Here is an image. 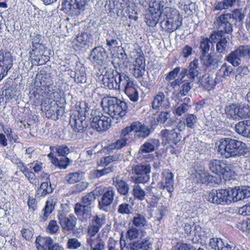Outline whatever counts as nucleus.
Here are the masks:
<instances>
[{"label": "nucleus", "instance_id": "f257e3e1", "mask_svg": "<svg viewBox=\"0 0 250 250\" xmlns=\"http://www.w3.org/2000/svg\"><path fill=\"white\" fill-rule=\"evenodd\" d=\"M53 82L49 73L45 70L41 71L36 75L35 81V89L30 91L31 100H42V97L53 100L61 97V90L57 85H54Z\"/></svg>", "mask_w": 250, "mask_h": 250}, {"label": "nucleus", "instance_id": "f03ea898", "mask_svg": "<svg viewBox=\"0 0 250 250\" xmlns=\"http://www.w3.org/2000/svg\"><path fill=\"white\" fill-rule=\"evenodd\" d=\"M245 143L230 138H225L219 141L218 152L226 159L242 156L244 152Z\"/></svg>", "mask_w": 250, "mask_h": 250}, {"label": "nucleus", "instance_id": "7ed1b4c3", "mask_svg": "<svg viewBox=\"0 0 250 250\" xmlns=\"http://www.w3.org/2000/svg\"><path fill=\"white\" fill-rule=\"evenodd\" d=\"M97 194L91 191L82 198V203H77L75 206V213L80 220L87 223L92 217L91 208L94 207Z\"/></svg>", "mask_w": 250, "mask_h": 250}, {"label": "nucleus", "instance_id": "20e7f679", "mask_svg": "<svg viewBox=\"0 0 250 250\" xmlns=\"http://www.w3.org/2000/svg\"><path fill=\"white\" fill-rule=\"evenodd\" d=\"M163 14L166 16L167 20H164L160 22L163 29L169 33H171L182 24V17L176 9L168 7L165 8Z\"/></svg>", "mask_w": 250, "mask_h": 250}, {"label": "nucleus", "instance_id": "39448f33", "mask_svg": "<svg viewBox=\"0 0 250 250\" xmlns=\"http://www.w3.org/2000/svg\"><path fill=\"white\" fill-rule=\"evenodd\" d=\"M229 18L226 14L218 17L214 24L217 31H213L210 35L211 42L215 43L217 39L225 36V34H231L233 31L232 24L229 22Z\"/></svg>", "mask_w": 250, "mask_h": 250}, {"label": "nucleus", "instance_id": "423d86ee", "mask_svg": "<svg viewBox=\"0 0 250 250\" xmlns=\"http://www.w3.org/2000/svg\"><path fill=\"white\" fill-rule=\"evenodd\" d=\"M106 112L113 119L118 120L125 116L127 109V103L116 97L107 99Z\"/></svg>", "mask_w": 250, "mask_h": 250}, {"label": "nucleus", "instance_id": "0eeeda50", "mask_svg": "<svg viewBox=\"0 0 250 250\" xmlns=\"http://www.w3.org/2000/svg\"><path fill=\"white\" fill-rule=\"evenodd\" d=\"M208 166L212 172L223 175L224 177L229 180L233 178L235 176L232 166L227 164L225 161L212 159L209 161Z\"/></svg>", "mask_w": 250, "mask_h": 250}, {"label": "nucleus", "instance_id": "6e6552de", "mask_svg": "<svg viewBox=\"0 0 250 250\" xmlns=\"http://www.w3.org/2000/svg\"><path fill=\"white\" fill-rule=\"evenodd\" d=\"M250 56V46L240 45L226 56L225 60L233 66H239L243 59L248 58Z\"/></svg>", "mask_w": 250, "mask_h": 250}, {"label": "nucleus", "instance_id": "1a4fd4ad", "mask_svg": "<svg viewBox=\"0 0 250 250\" xmlns=\"http://www.w3.org/2000/svg\"><path fill=\"white\" fill-rule=\"evenodd\" d=\"M88 59L95 67L102 66L107 63L108 55L104 48L97 46L91 51Z\"/></svg>", "mask_w": 250, "mask_h": 250}, {"label": "nucleus", "instance_id": "9d476101", "mask_svg": "<svg viewBox=\"0 0 250 250\" xmlns=\"http://www.w3.org/2000/svg\"><path fill=\"white\" fill-rule=\"evenodd\" d=\"M13 58L10 52L0 50V82L8 74L13 65Z\"/></svg>", "mask_w": 250, "mask_h": 250}, {"label": "nucleus", "instance_id": "9b49d317", "mask_svg": "<svg viewBox=\"0 0 250 250\" xmlns=\"http://www.w3.org/2000/svg\"><path fill=\"white\" fill-rule=\"evenodd\" d=\"M69 124L76 133L80 134L84 133L88 126L85 116L81 115L79 111L70 116Z\"/></svg>", "mask_w": 250, "mask_h": 250}, {"label": "nucleus", "instance_id": "f8f14e48", "mask_svg": "<svg viewBox=\"0 0 250 250\" xmlns=\"http://www.w3.org/2000/svg\"><path fill=\"white\" fill-rule=\"evenodd\" d=\"M35 244L38 250H64L59 244H54L53 239L50 237L38 236Z\"/></svg>", "mask_w": 250, "mask_h": 250}, {"label": "nucleus", "instance_id": "ddd939ff", "mask_svg": "<svg viewBox=\"0 0 250 250\" xmlns=\"http://www.w3.org/2000/svg\"><path fill=\"white\" fill-rule=\"evenodd\" d=\"M91 127L98 132L105 131L111 126V118L104 115H96L91 118Z\"/></svg>", "mask_w": 250, "mask_h": 250}, {"label": "nucleus", "instance_id": "4468645a", "mask_svg": "<svg viewBox=\"0 0 250 250\" xmlns=\"http://www.w3.org/2000/svg\"><path fill=\"white\" fill-rule=\"evenodd\" d=\"M176 129L171 130L163 129L161 131L160 135L162 137V143L165 145H168L172 147L175 146L181 139V137L176 131Z\"/></svg>", "mask_w": 250, "mask_h": 250}, {"label": "nucleus", "instance_id": "2eb2a0df", "mask_svg": "<svg viewBox=\"0 0 250 250\" xmlns=\"http://www.w3.org/2000/svg\"><path fill=\"white\" fill-rule=\"evenodd\" d=\"M162 180L158 183V188L162 190L166 189L171 194L174 190V183L173 173L169 169H165L162 172Z\"/></svg>", "mask_w": 250, "mask_h": 250}, {"label": "nucleus", "instance_id": "dca6fc26", "mask_svg": "<svg viewBox=\"0 0 250 250\" xmlns=\"http://www.w3.org/2000/svg\"><path fill=\"white\" fill-rule=\"evenodd\" d=\"M87 3V0H65L63 5L71 14L78 15L85 9Z\"/></svg>", "mask_w": 250, "mask_h": 250}, {"label": "nucleus", "instance_id": "f3484780", "mask_svg": "<svg viewBox=\"0 0 250 250\" xmlns=\"http://www.w3.org/2000/svg\"><path fill=\"white\" fill-rule=\"evenodd\" d=\"M209 246L214 250H240L242 246L224 243L220 238H211Z\"/></svg>", "mask_w": 250, "mask_h": 250}, {"label": "nucleus", "instance_id": "a211bd4d", "mask_svg": "<svg viewBox=\"0 0 250 250\" xmlns=\"http://www.w3.org/2000/svg\"><path fill=\"white\" fill-rule=\"evenodd\" d=\"M115 192L112 188H108L98 201V208L100 210L108 211L112 203Z\"/></svg>", "mask_w": 250, "mask_h": 250}, {"label": "nucleus", "instance_id": "6ab92c4d", "mask_svg": "<svg viewBox=\"0 0 250 250\" xmlns=\"http://www.w3.org/2000/svg\"><path fill=\"white\" fill-rule=\"evenodd\" d=\"M45 48L44 45L42 42L35 45V46H32V50L29 52L31 57H36L35 60L37 61L38 65L43 64L49 60V56L43 55Z\"/></svg>", "mask_w": 250, "mask_h": 250}, {"label": "nucleus", "instance_id": "aec40b11", "mask_svg": "<svg viewBox=\"0 0 250 250\" xmlns=\"http://www.w3.org/2000/svg\"><path fill=\"white\" fill-rule=\"evenodd\" d=\"M139 56L136 59L133 64V69L132 73L135 77L137 78H141L144 75L145 72L146 63L145 59L142 51L140 49Z\"/></svg>", "mask_w": 250, "mask_h": 250}, {"label": "nucleus", "instance_id": "412c9836", "mask_svg": "<svg viewBox=\"0 0 250 250\" xmlns=\"http://www.w3.org/2000/svg\"><path fill=\"white\" fill-rule=\"evenodd\" d=\"M119 71H118V76H117L118 78V90H123L125 92L133 86H135L132 79L125 74V72L126 71L125 69H124V70L123 69H119Z\"/></svg>", "mask_w": 250, "mask_h": 250}, {"label": "nucleus", "instance_id": "4be33fe9", "mask_svg": "<svg viewBox=\"0 0 250 250\" xmlns=\"http://www.w3.org/2000/svg\"><path fill=\"white\" fill-rule=\"evenodd\" d=\"M152 107L154 110L160 108L168 109L170 107L169 99L166 98L164 92L159 91L154 97L151 103Z\"/></svg>", "mask_w": 250, "mask_h": 250}, {"label": "nucleus", "instance_id": "5701e85b", "mask_svg": "<svg viewBox=\"0 0 250 250\" xmlns=\"http://www.w3.org/2000/svg\"><path fill=\"white\" fill-rule=\"evenodd\" d=\"M181 103H177V104L174 105L173 113L174 115L181 116L187 113L191 107V100L188 97L178 99Z\"/></svg>", "mask_w": 250, "mask_h": 250}, {"label": "nucleus", "instance_id": "b1692460", "mask_svg": "<svg viewBox=\"0 0 250 250\" xmlns=\"http://www.w3.org/2000/svg\"><path fill=\"white\" fill-rule=\"evenodd\" d=\"M59 223L62 228L65 230L70 231L73 230L76 227L77 219L73 215L66 216L62 213L58 215Z\"/></svg>", "mask_w": 250, "mask_h": 250}, {"label": "nucleus", "instance_id": "393cba45", "mask_svg": "<svg viewBox=\"0 0 250 250\" xmlns=\"http://www.w3.org/2000/svg\"><path fill=\"white\" fill-rule=\"evenodd\" d=\"M151 133L150 128L139 122H135V134L136 138L145 139L148 137Z\"/></svg>", "mask_w": 250, "mask_h": 250}, {"label": "nucleus", "instance_id": "a878e982", "mask_svg": "<svg viewBox=\"0 0 250 250\" xmlns=\"http://www.w3.org/2000/svg\"><path fill=\"white\" fill-rule=\"evenodd\" d=\"M234 202L250 197V188L249 187H235L232 188Z\"/></svg>", "mask_w": 250, "mask_h": 250}, {"label": "nucleus", "instance_id": "bb28decb", "mask_svg": "<svg viewBox=\"0 0 250 250\" xmlns=\"http://www.w3.org/2000/svg\"><path fill=\"white\" fill-rule=\"evenodd\" d=\"M118 71L113 72L112 74L105 75L103 77V84L105 87L108 88L109 89H116L119 88L118 85Z\"/></svg>", "mask_w": 250, "mask_h": 250}, {"label": "nucleus", "instance_id": "cd10ccee", "mask_svg": "<svg viewBox=\"0 0 250 250\" xmlns=\"http://www.w3.org/2000/svg\"><path fill=\"white\" fill-rule=\"evenodd\" d=\"M250 128V119L239 121L235 126V131L244 137L249 138Z\"/></svg>", "mask_w": 250, "mask_h": 250}, {"label": "nucleus", "instance_id": "c85d7f7f", "mask_svg": "<svg viewBox=\"0 0 250 250\" xmlns=\"http://www.w3.org/2000/svg\"><path fill=\"white\" fill-rule=\"evenodd\" d=\"M185 233L190 236L200 237L202 233V228L193 222L185 223L184 226Z\"/></svg>", "mask_w": 250, "mask_h": 250}, {"label": "nucleus", "instance_id": "c756f323", "mask_svg": "<svg viewBox=\"0 0 250 250\" xmlns=\"http://www.w3.org/2000/svg\"><path fill=\"white\" fill-rule=\"evenodd\" d=\"M56 203V199L52 197L48 199L45 203V206L42 210V215L41 216V220L45 221L54 209Z\"/></svg>", "mask_w": 250, "mask_h": 250}, {"label": "nucleus", "instance_id": "7c9ffc66", "mask_svg": "<svg viewBox=\"0 0 250 250\" xmlns=\"http://www.w3.org/2000/svg\"><path fill=\"white\" fill-rule=\"evenodd\" d=\"M159 141L156 139H148L143 145H142L139 150V153H147L153 152L156 146L159 145Z\"/></svg>", "mask_w": 250, "mask_h": 250}, {"label": "nucleus", "instance_id": "2f4dec72", "mask_svg": "<svg viewBox=\"0 0 250 250\" xmlns=\"http://www.w3.org/2000/svg\"><path fill=\"white\" fill-rule=\"evenodd\" d=\"M151 244L147 239L130 242L126 247L127 250H139L140 249H151Z\"/></svg>", "mask_w": 250, "mask_h": 250}, {"label": "nucleus", "instance_id": "473e14b6", "mask_svg": "<svg viewBox=\"0 0 250 250\" xmlns=\"http://www.w3.org/2000/svg\"><path fill=\"white\" fill-rule=\"evenodd\" d=\"M222 205H228L234 202V195L232 188L220 189Z\"/></svg>", "mask_w": 250, "mask_h": 250}, {"label": "nucleus", "instance_id": "72a5a7b5", "mask_svg": "<svg viewBox=\"0 0 250 250\" xmlns=\"http://www.w3.org/2000/svg\"><path fill=\"white\" fill-rule=\"evenodd\" d=\"M59 106L54 101L50 102L47 104L44 103L42 104V109L45 112V115L48 118H52L53 116H56V112L58 111Z\"/></svg>", "mask_w": 250, "mask_h": 250}, {"label": "nucleus", "instance_id": "f704fd0d", "mask_svg": "<svg viewBox=\"0 0 250 250\" xmlns=\"http://www.w3.org/2000/svg\"><path fill=\"white\" fill-rule=\"evenodd\" d=\"M118 35L114 31H108L106 37V44L109 49L115 48L119 44Z\"/></svg>", "mask_w": 250, "mask_h": 250}, {"label": "nucleus", "instance_id": "c9c22d12", "mask_svg": "<svg viewBox=\"0 0 250 250\" xmlns=\"http://www.w3.org/2000/svg\"><path fill=\"white\" fill-rule=\"evenodd\" d=\"M113 183L120 194L123 195L128 194L129 186L126 182L118 177H115L113 178Z\"/></svg>", "mask_w": 250, "mask_h": 250}, {"label": "nucleus", "instance_id": "e433bc0d", "mask_svg": "<svg viewBox=\"0 0 250 250\" xmlns=\"http://www.w3.org/2000/svg\"><path fill=\"white\" fill-rule=\"evenodd\" d=\"M225 113L229 119L239 121V103L231 104L225 107Z\"/></svg>", "mask_w": 250, "mask_h": 250}, {"label": "nucleus", "instance_id": "4c0bfd02", "mask_svg": "<svg viewBox=\"0 0 250 250\" xmlns=\"http://www.w3.org/2000/svg\"><path fill=\"white\" fill-rule=\"evenodd\" d=\"M161 13L148 10L146 14L145 19L147 25L149 26L154 27L158 23Z\"/></svg>", "mask_w": 250, "mask_h": 250}, {"label": "nucleus", "instance_id": "58836bf2", "mask_svg": "<svg viewBox=\"0 0 250 250\" xmlns=\"http://www.w3.org/2000/svg\"><path fill=\"white\" fill-rule=\"evenodd\" d=\"M76 40L79 43V45L82 47L89 46L93 42L91 35L84 32L78 34L76 36Z\"/></svg>", "mask_w": 250, "mask_h": 250}, {"label": "nucleus", "instance_id": "ea45409f", "mask_svg": "<svg viewBox=\"0 0 250 250\" xmlns=\"http://www.w3.org/2000/svg\"><path fill=\"white\" fill-rule=\"evenodd\" d=\"M196 177L198 179L199 182L204 184H208L209 183H211L214 179V177L212 175L204 169L197 170Z\"/></svg>", "mask_w": 250, "mask_h": 250}, {"label": "nucleus", "instance_id": "a19ab883", "mask_svg": "<svg viewBox=\"0 0 250 250\" xmlns=\"http://www.w3.org/2000/svg\"><path fill=\"white\" fill-rule=\"evenodd\" d=\"M100 229L95 226V224H90L87 228V233L86 235V243L91 242L95 240L100 239L99 236H96V234L99 231Z\"/></svg>", "mask_w": 250, "mask_h": 250}, {"label": "nucleus", "instance_id": "79ce46f5", "mask_svg": "<svg viewBox=\"0 0 250 250\" xmlns=\"http://www.w3.org/2000/svg\"><path fill=\"white\" fill-rule=\"evenodd\" d=\"M151 166L149 164L144 163L133 165L132 167L131 173H139L150 175Z\"/></svg>", "mask_w": 250, "mask_h": 250}, {"label": "nucleus", "instance_id": "37998d69", "mask_svg": "<svg viewBox=\"0 0 250 250\" xmlns=\"http://www.w3.org/2000/svg\"><path fill=\"white\" fill-rule=\"evenodd\" d=\"M229 18L232 19L236 22H243L245 18V15L242 8H236L231 11V13H225Z\"/></svg>", "mask_w": 250, "mask_h": 250}, {"label": "nucleus", "instance_id": "c03bdc74", "mask_svg": "<svg viewBox=\"0 0 250 250\" xmlns=\"http://www.w3.org/2000/svg\"><path fill=\"white\" fill-rule=\"evenodd\" d=\"M104 168L102 169H96L93 171V175L95 178H100L102 176L107 175L111 172L115 171L117 169L116 166L111 165L110 166H104Z\"/></svg>", "mask_w": 250, "mask_h": 250}, {"label": "nucleus", "instance_id": "a18cd8bd", "mask_svg": "<svg viewBox=\"0 0 250 250\" xmlns=\"http://www.w3.org/2000/svg\"><path fill=\"white\" fill-rule=\"evenodd\" d=\"M53 190V188L51 187L50 182H42L40 188L37 189V194L40 197H44L52 192Z\"/></svg>", "mask_w": 250, "mask_h": 250}, {"label": "nucleus", "instance_id": "49530a36", "mask_svg": "<svg viewBox=\"0 0 250 250\" xmlns=\"http://www.w3.org/2000/svg\"><path fill=\"white\" fill-rule=\"evenodd\" d=\"M239 120L250 119V105L246 103H239Z\"/></svg>", "mask_w": 250, "mask_h": 250}, {"label": "nucleus", "instance_id": "de8ad7c7", "mask_svg": "<svg viewBox=\"0 0 250 250\" xmlns=\"http://www.w3.org/2000/svg\"><path fill=\"white\" fill-rule=\"evenodd\" d=\"M83 172L79 171L71 172L65 176V179L68 184H73L83 180Z\"/></svg>", "mask_w": 250, "mask_h": 250}, {"label": "nucleus", "instance_id": "09e8293b", "mask_svg": "<svg viewBox=\"0 0 250 250\" xmlns=\"http://www.w3.org/2000/svg\"><path fill=\"white\" fill-rule=\"evenodd\" d=\"M165 2L162 0H150L148 10L157 12L162 14V11H164Z\"/></svg>", "mask_w": 250, "mask_h": 250}, {"label": "nucleus", "instance_id": "8fccbe9b", "mask_svg": "<svg viewBox=\"0 0 250 250\" xmlns=\"http://www.w3.org/2000/svg\"><path fill=\"white\" fill-rule=\"evenodd\" d=\"M188 67L189 70V75L190 77H192V79L194 81L195 77L198 76L201 70L198 60L195 59L191 61L189 64Z\"/></svg>", "mask_w": 250, "mask_h": 250}, {"label": "nucleus", "instance_id": "3c124183", "mask_svg": "<svg viewBox=\"0 0 250 250\" xmlns=\"http://www.w3.org/2000/svg\"><path fill=\"white\" fill-rule=\"evenodd\" d=\"M132 181L137 184H145L150 180V175L141 174L139 173H131Z\"/></svg>", "mask_w": 250, "mask_h": 250}, {"label": "nucleus", "instance_id": "603ef678", "mask_svg": "<svg viewBox=\"0 0 250 250\" xmlns=\"http://www.w3.org/2000/svg\"><path fill=\"white\" fill-rule=\"evenodd\" d=\"M118 57V59L121 60L120 62L118 63L119 69L124 70L126 68L129 64V62L127 55L123 48L119 50Z\"/></svg>", "mask_w": 250, "mask_h": 250}, {"label": "nucleus", "instance_id": "864d4df0", "mask_svg": "<svg viewBox=\"0 0 250 250\" xmlns=\"http://www.w3.org/2000/svg\"><path fill=\"white\" fill-rule=\"evenodd\" d=\"M192 82L184 81L180 86L179 91L177 93V98L179 99L186 96L193 86Z\"/></svg>", "mask_w": 250, "mask_h": 250}, {"label": "nucleus", "instance_id": "5fc2aeb1", "mask_svg": "<svg viewBox=\"0 0 250 250\" xmlns=\"http://www.w3.org/2000/svg\"><path fill=\"white\" fill-rule=\"evenodd\" d=\"M50 149L51 151H55L59 156L65 157L70 152V148L65 145L51 146Z\"/></svg>", "mask_w": 250, "mask_h": 250}, {"label": "nucleus", "instance_id": "6e6d98bb", "mask_svg": "<svg viewBox=\"0 0 250 250\" xmlns=\"http://www.w3.org/2000/svg\"><path fill=\"white\" fill-rule=\"evenodd\" d=\"M170 113L169 111H162L158 115L157 121L160 124H165V126H169L173 123V122L170 119Z\"/></svg>", "mask_w": 250, "mask_h": 250}, {"label": "nucleus", "instance_id": "4d7b16f0", "mask_svg": "<svg viewBox=\"0 0 250 250\" xmlns=\"http://www.w3.org/2000/svg\"><path fill=\"white\" fill-rule=\"evenodd\" d=\"M200 60L203 64L207 67L214 66L216 63V61L211 54L201 55Z\"/></svg>", "mask_w": 250, "mask_h": 250}, {"label": "nucleus", "instance_id": "13d9d810", "mask_svg": "<svg viewBox=\"0 0 250 250\" xmlns=\"http://www.w3.org/2000/svg\"><path fill=\"white\" fill-rule=\"evenodd\" d=\"M201 83L202 86L208 91L212 89L215 85L214 80L208 75L203 76Z\"/></svg>", "mask_w": 250, "mask_h": 250}, {"label": "nucleus", "instance_id": "bf43d9fd", "mask_svg": "<svg viewBox=\"0 0 250 250\" xmlns=\"http://www.w3.org/2000/svg\"><path fill=\"white\" fill-rule=\"evenodd\" d=\"M208 201L216 205H222L220 189L212 190L208 196Z\"/></svg>", "mask_w": 250, "mask_h": 250}, {"label": "nucleus", "instance_id": "052dcab7", "mask_svg": "<svg viewBox=\"0 0 250 250\" xmlns=\"http://www.w3.org/2000/svg\"><path fill=\"white\" fill-rule=\"evenodd\" d=\"M198 122V119L196 115L193 114H188L186 116L184 121V125L188 128L194 129Z\"/></svg>", "mask_w": 250, "mask_h": 250}, {"label": "nucleus", "instance_id": "680f3d73", "mask_svg": "<svg viewBox=\"0 0 250 250\" xmlns=\"http://www.w3.org/2000/svg\"><path fill=\"white\" fill-rule=\"evenodd\" d=\"M229 38L223 37L217 39L216 42H217L216 45V51L217 52L225 54L226 47L228 43V40Z\"/></svg>", "mask_w": 250, "mask_h": 250}, {"label": "nucleus", "instance_id": "e2e57ef3", "mask_svg": "<svg viewBox=\"0 0 250 250\" xmlns=\"http://www.w3.org/2000/svg\"><path fill=\"white\" fill-rule=\"evenodd\" d=\"M74 81L78 84L84 83L86 81V76L84 67L76 69V75Z\"/></svg>", "mask_w": 250, "mask_h": 250}, {"label": "nucleus", "instance_id": "0e129e2a", "mask_svg": "<svg viewBox=\"0 0 250 250\" xmlns=\"http://www.w3.org/2000/svg\"><path fill=\"white\" fill-rule=\"evenodd\" d=\"M70 160L66 157H62L60 159L54 160L53 165L58 167L60 169H66L69 165Z\"/></svg>", "mask_w": 250, "mask_h": 250}, {"label": "nucleus", "instance_id": "69168bd1", "mask_svg": "<svg viewBox=\"0 0 250 250\" xmlns=\"http://www.w3.org/2000/svg\"><path fill=\"white\" fill-rule=\"evenodd\" d=\"M132 194L135 199L140 201H143L145 199L146 192L138 185L133 186Z\"/></svg>", "mask_w": 250, "mask_h": 250}, {"label": "nucleus", "instance_id": "338daca9", "mask_svg": "<svg viewBox=\"0 0 250 250\" xmlns=\"http://www.w3.org/2000/svg\"><path fill=\"white\" fill-rule=\"evenodd\" d=\"M117 211L123 215H129L133 212V208L129 204L122 203L119 205Z\"/></svg>", "mask_w": 250, "mask_h": 250}, {"label": "nucleus", "instance_id": "774afa93", "mask_svg": "<svg viewBox=\"0 0 250 250\" xmlns=\"http://www.w3.org/2000/svg\"><path fill=\"white\" fill-rule=\"evenodd\" d=\"M86 243L92 250H104L105 249V242L102 239L95 240L91 243L90 242Z\"/></svg>", "mask_w": 250, "mask_h": 250}]
</instances>
